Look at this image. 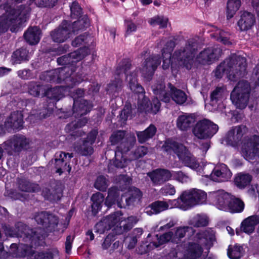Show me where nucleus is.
<instances>
[{"mask_svg": "<svg viewBox=\"0 0 259 259\" xmlns=\"http://www.w3.org/2000/svg\"><path fill=\"white\" fill-rule=\"evenodd\" d=\"M210 147V144L208 142H205L202 143L200 146V149L202 151V154H204L206 153L207 150Z\"/></svg>", "mask_w": 259, "mask_h": 259, "instance_id": "774afa93", "label": "nucleus"}, {"mask_svg": "<svg viewBox=\"0 0 259 259\" xmlns=\"http://www.w3.org/2000/svg\"><path fill=\"white\" fill-rule=\"evenodd\" d=\"M17 230H12L11 228L6 227L5 233L10 236H18L24 231V226L22 223L19 222L16 225Z\"/></svg>", "mask_w": 259, "mask_h": 259, "instance_id": "de8ad7c7", "label": "nucleus"}, {"mask_svg": "<svg viewBox=\"0 0 259 259\" xmlns=\"http://www.w3.org/2000/svg\"><path fill=\"white\" fill-rule=\"evenodd\" d=\"M178 198L168 200L167 201H157L152 203L145 209V212L149 215L157 214L161 211L172 208H179V202Z\"/></svg>", "mask_w": 259, "mask_h": 259, "instance_id": "f3484780", "label": "nucleus"}, {"mask_svg": "<svg viewBox=\"0 0 259 259\" xmlns=\"http://www.w3.org/2000/svg\"><path fill=\"white\" fill-rule=\"evenodd\" d=\"M206 193L200 189L195 188L184 191L179 197L180 208L186 210L197 205L202 204L206 202Z\"/></svg>", "mask_w": 259, "mask_h": 259, "instance_id": "ddd939ff", "label": "nucleus"}, {"mask_svg": "<svg viewBox=\"0 0 259 259\" xmlns=\"http://www.w3.org/2000/svg\"><path fill=\"white\" fill-rule=\"evenodd\" d=\"M189 224L197 227L205 226L208 224V218L205 215L197 214L189 220Z\"/></svg>", "mask_w": 259, "mask_h": 259, "instance_id": "a19ab883", "label": "nucleus"}, {"mask_svg": "<svg viewBox=\"0 0 259 259\" xmlns=\"http://www.w3.org/2000/svg\"><path fill=\"white\" fill-rule=\"evenodd\" d=\"M226 95L225 89L223 88H217L211 94V102L213 104L222 99Z\"/></svg>", "mask_w": 259, "mask_h": 259, "instance_id": "49530a36", "label": "nucleus"}, {"mask_svg": "<svg viewBox=\"0 0 259 259\" xmlns=\"http://www.w3.org/2000/svg\"><path fill=\"white\" fill-rule=\"evenodd\" d=\"M215 241L213 231L205 230L197 233L191 241L184 247L179 246L175 254L172 255L178 259H203V248H210Z\"/></svg>", "mask_w": 259, "mask_h": 259, "instance_id": "20e7f679", "label": "nucleus"}, {"mask_svg": "<svg viewBox=\"0 0 259 259\" xmlns=\"http://www.w3.org/2000/svg\"><path fill=\"white\" fill-rule=\"evenodd\" d=\"M108 186V181L103 176L98 177L95 183V187L102 191H106Z\"/></svg>", "mask_w": 259, "mask_h": 259, "instance_id": "8fccbe9b", "label": "nucleus"}, {"mask_svg": "<svg viewBox=\"0 0 259 259\" xmlns=\"http://www.w3.org/2000/svg\"><path fill=\"white\" fill-rule=\"evenodd\" d=\"M59 251L53 248L38 252L35 255V259H58Z\"/></svg>", "mask_w": 259, "mask_h": 259, "instance_id": "f704fd0d", "label": "nucleus"}, {"mask_svg": "<svg viewBox=\"0 0 259 259\" xmlns=\"http://www.w3.org/2000/svg\"><path fill=\"white\" fill-rule=\"evenodd\" d=\"M176 225V222L174 220L170 219L166 224H163L160 227V230H165L169 229V228L174 227Z\"/></svg>", "mask_w": 259, "mask_h": 259, "instance_id": "e2e57ef3", "label": "nucleus"}, {"mask_svg": "<svg viewBox=\"0 0 259 259\" xmlns=\"http://www.w3.org/2000/svg\"><path fill=\"white\" fill-rule=\"evenodd\" d=\"M131 64L126 62L119 67L120 71L117 69L118 73L123 71L126 74V80L128 82L129 88L133 92L137 94H141L139 96L138 109L140 112L151 113L156 114L159 110L160 103L158 98L164 102H168L171 98L174 101L178 104H183L187 100L186 94L180 90H178L169 84L170 95L165 91L164 85L160 82L157 84L152 86V90L154 94L156 96L152 103L149 104V99L146 98L142 94L144 91L143 88L137 81V73L134 71L128 74V70L131 68Z\"/></svg>", "mask_w": 259, "mask_h": 259, "instance_id": "f03ea898", "label": "nucleus"}, {"mask_svg": "<svg viewBox=\"0 0 259 259\" xmlns=\"http://www.w3.org/2000/svg\"><path fill=\"white\" fill-rule=\"evenodd\" d=\"M231 177V172L224 164H221L215 167L210 174V179L217 182L227 181Z\"/></svg>", "mask_w": 259, "mask_h": 259, "instance_id": "412c9836", "label": "nucleus"}, {"mask_svg": "<svg viewBox=\"0 0 259 259\" xmlns=\"http://www.w3.org/2000/svg\"><path fill=\"white\" fill-rule=\"evenodd\" d=\"M45 234L44 233L40 234L37 231L33 232V234L31 236L32 242H34L35 245L39 244L37 243L38 240H41L44 239Z\"/></svg>", "mask_w": 259, "mask_h": 259, "instance_id": "bf43d9fd", "label": "nucleus"}, {"mask_svg": "<svg viewBox=\"0 0 259 259\" xmlns=\"http://www.w3.org/2000/svg\"><path fill=\"white\" fill-rule=\"evenodd\" d=\"M160 192L163 196H172L176 194V190L173 185L167 184L161 188Z\"/></svg>", "mask_w": 259, "mask_h": 259, "instance_id": "864d4df0", "label": "nucleus"}, {"mask_svg": "<svg viewBox=\"0 0 259 259\" xmlns=\"http://www.w3.org/2000/svg\"><path fill=\"white\" fill-rule=\"evenodd\" d=\"M72 241L73 238L70 236L67 237L66 241L65 242V250L67 253L69 254L71 252Z\"/></svg>", "mask_w": 259, "mask_h": 259, "instance_id": "680f3d73", "label": "nucleus"}, {"mask_svg": "<svg viewBox=\"0 0 259 259\" xmlns=\"http://www.w3.org/2000/svg\"><path fill=\"white\" fill-rule=\"evenodd\" d=\"M126 30L125 35L127 36L137 30L136 25L132 21H127L125 22Z\"/></svg>", "mask_w": 259, "mask_h": 259, "instance_id": "13d9d810", "label": "nucleus"}, {"mask_svg": "<svg viewBox=\"0 0 259 259\" xmlns=\"http://www.w3.org/2000/svg\"><path fill=\"white\" fill-rule=\"evenodd\" d=\"M111 239L109 236H108L105 239L102 244L103 249H107L111 245Z\"/></svg>", "mask_w": 259, "mask_h": 259, "instance_id": "338daca9", "label": "nucleus"}, {"mask_svg": "<svg viewBox=\"0 0 259 259\" xmlns=\"http://www.w3.org/2000/svg\"><path fill=\"white\" fill-rule=\"evenodd\" d=\"M125 133L123 131H119L114 133L111 138L110 140L112 145H116L120 143V145L117 147V150L115 152V159L113 163H111L109 168H112V164L117 168H122L126 166L127 160L124 158L123 153L128 151L131 147H132L136 142L135 137L131 139L130 143L127 142H120L123 137Z\"/></svg>", "mask_w": 259, "mask_h": 259, "instance_id": "1a4fd4ad", "label": "nucleus"}, {"mask_svg": "<svg viewBox=\"0 0 259 259\" xmlns=\"http://www.w3.org/2000/svg\"><path fill=\"white\" fill-rule=\"evenodd\" d=\"M194 229L189 226H181L176 228L175 233L171 231L167 232L159 237L156 236L157 242H151L149 244L143 243L139 247V252L141 254L145 253L148 251L158 248L162 244L171 241L178 243L180 240L187 234L189 235L194 233Z\"/></svg>", "mask_w": 259, "mask_h": 259, "instance_id": "0eeeda50", "label": "nucleus"}, {"mask_svg": "<svg viewBox=\"0 0 259 259\" xmlns=\"http://www.w3.org/2000/svg\"><path fill=\"white\" fill-rule=\"evenodd\" d=\"M90 21L88 17L84 15L71 25H68L66 22H64L61 26L52 32L51 37L54 41L62 42L70 37L72 33L88 27Z\"/></svg>", "mask_w": 259, "mask_h": 259, "instance_id": "9d476101", "label": "nucleus"}, {"mask_svg": "<svg viewBox=\"0 0 259 259\" xmlns=\"http://www.w3.org/2000/svg\"><path fill=\"white\" fill-rule=\"evenodd\" d=\"M96 130L92 131L88 136L87 139L83 142L82 144L77 147V150L83 155H91L93 153V144L94 143L97 135Z\"/></svg>", "mask_w": 259, "mask_h": 259, "instance_id": "bb28decb", "label": "nucleus"}, {"mask_svg": "<svg viewBox=\"0 0 259 259\" xmlns=\"http://www.w3.org/2000/svg\"><path fill=\"white\" fill-rule=\"evenodd\" d=\"M208 200L218 209L232 213L242 212L244 204L240 199L235 198L223 190L210 192Z\"/></svg>", "mask_w": 259, "mask_h": 259, "instance_id": "423d86ee", "label": "nucleus"}, {"mask_svg": "<svg viewBox=\"0 0 259 259\" xmlns=\"http://www.w3.org/2000/svg\"><path fill=\"white\" fill-rule=\"evenodd\" d=\"M128 197L125 199L126 205H134L138 204L142 197V193L138 188H129L127 191Z\"/></svg>", "mask_w": 259, "mask_h": 259, "instance_id": "7c9ffc66", "label": "nucleus"}, {"mask_svg": "<svg viewBox=\"0 0 259 259\" xmlns=\"http://www.w3.org/2000/svg\"><path fill=\"white\" fill-rule=\"evenodd\" d=\"M174 46V42L170 40L167 42L162 50L163 69H168L170 63L172 68L180 66L190 69L196 65L197 61L202 64H210L218 59L222 54L221 49L216 46L204 50L200 53L196 58H194L195 50L191 45L188 44L184 48L176 51L171 60V52Z\"/></svg>", "mask_w": 259, "mask_h": 259, "instance_id": "7ed1b4c3", "label": "nucleus"}, {"mask_svg": "<svg viewBox=\"0 0 259 259\" xmlns=\"http://www.w3.org/2000/svg\"><path fill=\"white\" fill-rule=\"evenodd\" d=\"M87 122V120L85 118L81 119L77 123L76 122H72L68 124L65 127V131L67 133H70L72 136H81L82 132L78 128H80L81 126L84 125Z\"/></svg>", "mask_w": 259, "mask_h": 259, "instance_id": "473e14b6", "label": "nucleus"}, {"mask_svg": "<svg viewBox=\"0 0 259 259\" xmlns=\"http://www.w3.org/2000/svg\"><path fill=\"white\" fill-rule=\"evenodd\" d=\"M156 128L155 126L151 124L145 131L143 132H137V135L139 142L142 143L146 142L148 139L152 138L155 134Z\"/></svg>", "mask_w": 259, "mask_h": 259, "instance_id": "72a5a7b5", "label": "nucleus"}, {"mask_svg": "<svg viewBox=\"0 0 259 259\" xmlns=\"http://www.w3.org/2000/svg\"><path fill=\"white\" fill-rule=\"evenodd\" d=\"M27 11L10 9L0 19V32L10 28L12 32L17 31L26 21Z\"/></svg>", "mask_w": 259, "mask_h": 259, "instance_id": "9b49d317", "label": "nucleus"}, {"mask_svg": "<svg viewBox=\"0 0 259 259\" xmlns=\"http://www.w3.org/2000/svg\"><path fill=\"white\" fill-rule=\"evenodd\" d=\"M23 125V115L20 111L14 112L10 115L5 122L4 126L0 124V134L5 131L11 129L17 130L22 127Z\"/></svg>", "mask_w": 259, "mask_h": 259, "instance_id": "6ab92c4d", "label": "nucleus"}, {"mask_svg": "<svg viewBox=\"0 0 259 259\" xmlns=\"http://www.w3.org/2000/svg\"><path fill=\"white\" fill-rule=\"evenodd\" d=\"M218 130V126L210 121L204 119L199 121L195 125L193 132L199 139L211 137Z\"/></svg>", "mask_w": 259, "mask_h": 259, "instance_id": "dca6fc26", "label": "nucleus"}, {"mask_svg": "<svg viewBox=\"0 0 259 259\" xmlns=\"http://www.w3.org/2000/svg\"><path fill=\"white\" fill-rule=\"evenodd\" d=\"M194 114L183 113L179 115L176 121L177 127L181 131H187L195 122Z\"/></svg>", "mask_w": 259, "mask_h": 259, "instance_id": "a878e982", "label": "nucleus"}, {"mask_svg": "<svg viewBox=\"0 0 259 259\" xmlns=\"http://www.w3.org/2000/svg\"><path fill=\"white\" fill-rule=\"evenodd\" d=\"M55 164L57 168L56 172L60 175L68 168L67 171H70L71 168L68 165L69 160L73 157L72 154L65 153L63 152H57L56 155Z\"/></svg>", "mask_w": 259, "mask_h": 259, "instance_id": "b1692460", "label": "nucleus"}, {"mask_svg": "<svg viewBox=\"0 0 259 259\" xmlns=\"http://www.w3.org/2000/svg\"><path fill=\"white\" fill-rule=\"evenodd\" d=\"M154 185L161 184L169 180L172 177V172L165 169H157L148 174Z\"/></svg>", "mask_w": 259, "mask_h": 259, "instance_id": "393cba45", "label": "nucleus"}, {"mask_svg": "<svg viewBox=\"0 0 259 259\" xmlns=\"http://www.w3.org/2000/svg\"><path fill=\"white\" fill-rule=\"evenodd\" d=\"M251 180V177L248 174H239L236 176L235 184L239 188H243L248 185Z\"/></svg>", "mask_w": 259, "mask_h": 259, "instance_id": "ea45409f", "label": "nucleus"}, {"mask_svg": "<svg viewBox=\"0 0 259 259\" xmlns=\"http://www.w3.org/2000/svg\"><path fill=\"white\" fill-rule=\"evenodd\" d=\"M28 92L29 94L34 97L38 96L42 90V86L36 82H30L28 84Z\"/></svg>", "mask_w": 259, "mask_h": 259, "instance_id": "09e8293b", "label": "nucleus"}, {"mask_svg": "<svg viewBox=\"0 0 259 259\" xmlns=\"http://www.w3.org/2000/svg\"><path fill=\"white\" fill-rule=\"evenodd\" d=\"M40 30L37 27H30L24 33L25 40L30 45H35L40 40Z\"/></svg>", "mask_w": 259, "mask_h": 259, "instance_id": "2f4dec72", "label": "nucleus"}, {"mask_svg": "<svg viewBox=\"0 0 259 259\" xmlns=\"http://www.w3.org/2000/svg\"><path fill=\"white\" fill-rule=\"evenodd\" d=\"M174 179L182 183H188L191 181V178L182 171L172 172Z\"/></svg>", "mask_w": 259, "mask_h": 259, "instance_id": "3c124183", "label": "nucleus"}, {"mask_svg": "<svg viewBox=\"0 0 259 259\" xmlns=\"http://www.w3.org/2000/svg\"><path fill=\"white\" fill-rule=\"evenodd\" d=\"M91 200L93 202L92 212L94 215H96L101 210L104 200V196L102 193L98 192L93 195Z\"/></svg>", "mask_w": 259, "mask_h": 259, "instance_id": "c9c22d12", "label": "nucleus"}, {"mask_svg": "<svg viewBox=\"0 0 259 259\" xmlns=\"http://www.w3.org/2000/svg\"><path fill=\"white\" fill-rule=\"evenodd\" d=\"M20 188L22 191L34 192L37 191L39 188L37 184L25 182L24 184H20Z\"/></svg>", "mask_w": 259, "mask_h": 259, "instance_id": "603ef678", "label": "nucleus"}, {"mask_svg": "<svg viewBox=\"0 0 259 259\" xmlns=\"http://www.w3.org/2000/svg\"><path fill=\"white\" fill-rule=\"evenodd\" d=\"M246 131V126L243 125L233 127L224 137L222 143L233 147L236 146Z\"/></svg>", "mask_w": 259, "mask_h": 259, "instance_id": "a211bd4d", "label": "nucleus"}, {"mask_svg": "<svg viewBox=\"0 0 259 259\" xmlns=\"http://www.w3.org/2000/svg\"><path fill=\"white\" fill-rule=\"evenodd\" d=\"M241 5L240 0H229L227 7V19H231L233 17L236 11L239 9Z\"/></svg>", "mask_w": 259, "mask_h": 259, "instance_id": "58836bf2", "label": "nucleus"}, {"mask_svg": "<svg viewBox=\"0 0 259 259\" xmlns=\"http://www.w3.org/2000/svg\"><path fill=\"white\" fill-rule=\"evenodd\" d=\"M17 74L19 77L23 79H27L31 76L30 71L28 69L19 70L18 71Z\"/></svg>", "mask_w": 259, "mask_h": 259, "instance_id": "052dcab7", "label": "nucleus"}, {"mask_svg": "<svg viewBox=\"0 0 259 259\" xmlns=\"http://www.w3.org/2000/svg\"><path fill=\"white\" fill-rule=\"evenodd\" d=\"M164 151L170 153L173 151L185 166L195 170L198 175L210 179V174L214 168L210 164L203 167L200 166L196 158L190 153L185 146L172 140H167L162 146Z\"/></svg>", "mask_w": 259, "mask_h": 259, "instance_id": "39448f33", "label": "nucleus"}, {"mask_svg": "<svg viewBox=\"0 0 259 259\" xmlns=\"http://www.w3.org/2000/svg\"><path fill=\"white\" fill-rule=\"evenodd\" d=\"M34 219L38 224L45 228L55 227L58 224V220L54 214L47 212H40L35 214Z\"/></svg>", "mask_w": 259, "mask_h": 259, "instance_id": "5701e85b", "label": "nucleus"}, {"mask_svg": "<svg viewBox=\"0 0 259 259\" xmlns=\"http://www.w3.org/2000/svg\"><path fill=\"white\" fill-rule=\"evenodd\" d=\"M254 17L250 13L245 12L242 13L238 22V26L242 31L250 29L254 23Z\"/></svg>", "mask_w": 259, "mask_h": 259, "instance_id": "c756f323", "label": "nucleus"}, {"mask_svg": "<svg viewBox=\"0 0 259 259\" xmlns=\"http://www.w3.org/2000/svg\"><path fill=\"white\" fill-rule=\"evenodd\" d=\"M259 224V215H251L245 219L241 223V230L245 233L250 234L255 229V226Z\"/></svg>", "mask_w": 259, "mask_h": 259, "instance_id": "c85d7f7f", "label": "nucleus"}, {"mask_svg": "<svg viewBox=\"0 0 259 259\" xmlns=\"http://www.w3.org/2000/svg\"><path fill=\"white\" fill-rule=\"evenodd\" d=\"M29 144V140L22 135H16L6 141L2 145L3 147L7 151L14 150L19 151L26 147Z\"/></svg>", "mask_w": 259, "mask_h": 259, "instance_id": "aec40b11", "label": "nucleus"}, {"mask_svg": "<svg viewBox=\"0 0 259 259\" xmlns=\"http://www.w3.org/2000/svg\"><path fill=\"white\" fill-rule=\"evenodd\" d=\"M139 219L135 216H131L127 218L122 217L120 212L117 211L114 214L110 215L103 221L97 223L95 226L97 231L100 233L104 232L106 227H103L104 224H108V227L111 228L114 226L120 228L123 227L124 230H128L136 224Z\"/></svg>", "mask_w": 259, "mask_h": 259, "instance_id": "f8f14e48", "label": "nucleus"}, {"mask_svg": "<svg viewBox=\"0 0 259 259\" xmlns=\"http://www.w3.org/2000/svg\"><path fill=\"white\" fill-rule=\"evenodd\" d=\"M249 85L244 80L239 81L231 94V99L232 103L239 109L246 107L249 94Z\"/></svg>", "mask_w": 259, "mask_h": 259, "instance_id": "4468645a", "label": "nucleus"}, {"mask_svg": "<svg viewBox=\"0 0 259 259\" xmlns=\"http://www.w3.org/2000/svg\"><path fill=\"white\" fill-rule=\"evenodd\" d=\"M132 108L130 105H126L121 111L120 114V117L124 121L127 120L128 118H131L132 115Z\"/></svg>", "mask_w": 259, "mask_h": 259, "instance_id": "6e6d98bb", "label": "nucleus"}, {"mask_svg": "<svg viewBox=\"0 0 259 259\" xmlns=\"http://www.w3.org/2000/svg\"><path fill=\"white\" fill-rule=\"evenodd\" d=\"M43 194L46 199L51 201H56L59 200L60 198L62 195V192L61 190H59L57 191L56 193L52 194L50 193V191H49V192H47L46 193L44 191Z\"/></svg>", "mask_w": 259, "mask_h": 259, "instance_id": "4d7b16f0", "label": "nucleus"}, {"mask_svg": "<svg viewBox=\"0 0 259 259\" xmlns=\"http://www.w3.org/2000/svg\"><path fill=\"white\" fill-rule=\"evenodd\" d=\"M147 153L148 149L146 147L139 146L131 153L128 160L131 161L138 159L144 156Z\"/></svg>", "mask_w": 259, "mask_h": 259, "instance_id": "c03bdc74", "label": "nucleus"}, {"mask_svg": "<svg viewBox=\"0 0 259 259\" xmlns=\"http://www.w3.org/2000/svg\"><path fill=\"white\" fill-rule=\"evenodd\" d=\"M92 40V37L88 34L79 35L76 37L72 42L73 47H79L81 45H84Z\"/></svg>", "mask_w": 259, "mask_h": 259, "instance_id": "a18cd8bd", "label": "nucleus"}, {"mask_svg": "<svg viewBox=\"0 0 259 259\" xmlns=\"http://www.w3.org/2000/svg\"><path fill=\"white\" fill-rule=\"evenodd\" d=\"M121 200L120 191L116 187H112L108 191L105 204L108 207H110L116 203L119 207H124L125 205L121 202Z\"/></svg>", "mask_w": 259, "mask_h": 259, "instance_id": "cd10ccee", "label": "nucleus"}, {"mask_svg": "<svg viewBox=\"0 0 259 259\" xmlns=\"http://www.w3.org/2000/svg\"><path fill=\"white\" fill-rule=\"evenodd\" d=\"M149 23L153 26L159 25L160 28H165L167 26L168 19L162 16H156L151 18Z\"/></svg>", "mask_w": 259, "mask_h": 259, "instance_id": "37998d69", "label": "nucleus"}, {"mask_svg": "<svg viewBox=\"0 0 259 259\" xmlns=\"http://www.w3.org/2000/svg\"><path fill=\"white\" fill-rule=\"evenodd\" d=\"M160 63V61L157 56L147 58L143 63L141 69L142 76L149 80Z\"/></svg>", "mask_w": 259, "mask_h": 259, "instance_id": "4be33fe9", "label": "nucleus"}, {"mask_svg": "<svg viewBox=\"0 0 259 259\" xmlns=\"http://www.w3.org/2000/svg\"><path fill=\"white\" fill-rule=\"evenodd\" d=\"M29 54L25 49H21L14 52L12 61L14 64H20L21 62L28 60Z\"/></svg>", "mask_w": 259, "mask_h": 259, "instance_id": "e433bc0d", "label": "nucleus"}, {"mask_svg": "<svg viewBox=\"0 0 259 259\" xmlns=\"http://www.w3.org/2000/svg\"><path fill=\"white\" fill-rule=\"evenodd\" d=\"M89 53L88 48L84 47L72 52L68 56H63L58 58V64L66 66L59 68L54 71L47 72L46 74L49 76V78L44 79L48 81H57V82L64 80L65 83L68 84L66 87H56L49 89L45 93V95L48 98L58 101L64 96L70 95L74 100L73 111L75 116L79 115L81 116L87 114L90 111L92 105L87 101L78 99L83 96V91L82 90L77 89L75 90V92H73V93L71 91L70 82L75 85L76 82H80V81H74L70 77L72 71V66L69 65L81 60Z\"/></svg>", "mask_w": 259, "mask_h": 259, "instance_id": "f257e3e1", "label": "nucleus"}, {"mask_svg": "<svg viewBox=\"0 0 259 259\" xmlns=\"http://www.w3.org/2000/svg\"><path fill=\"white\" fill-rule=\"evenodd\" d=\"M213 32L211 34V36L214 37L217 40L222 42L225 45H229L230 42L229 40V34L226 31L220 30L217 28L214 27L212 30Z\"/></svg>", "mask_w": 259, "mask_h": 259, "instance_id": "4c0bfd02", "label": "nucleus"}, {"mask_svg": "<svg viewBox=\"0 0 259 259\" xmlns=\"http://www.w3.org/2000/svg\"><path fill=\"white\" fill-rule=\"evenodd\" d=\"M70 11L71 17L76 18L80 15L81 9L78 3L74 1L70 6Z\"/></svg>", "mask_w": 259, "mask_h": 259, "instance_id": "5fc2aeb1", "label": "nucleus"}, {"mask_svg": "<svg viewBox=\"0 0 259 259\" xmlns=\"http://www.w3.org/2000/svg\"><path fill=\"white\" fill-rule=\"evenodd\" d=\"M242 156L250 161L259 158V136L253 135L243 139L240 149Z\"/></svg>", "mask_w": 259, "mask_h": 259, "instance_id": "2eb2a0df", "label": "nucleus"}, {"mask_svg": "<svg viewBox=\"0 0 259 259\" xmlns=\"http://www.w3.org/2000/svg\"><path fill=\"white\" fill-rule=\"evenodd\" d=\"M143 233V230L142 228H136L133 231L132 237L133 238H140Z\"/></svg>", "mask_w": 259, "mask_h": 259, "instance_id": "69168bd1", "label": "nucleus"}, {"mask_svg": "<svg viewBox=\"0 0 259 259\" xmlns=\"http://www.w3.org/2000/svg\"><path fill=\"white\" fill-rule=\"evenodd\" d=\"M246 66V59L244 57L233 55L217 68L215 76L221 78L226 74L230 79L234 80V78L244 74Z\"/></svg>", "mask_w": 259, "mask_h": 259, "instance_id": "6e6552de", "label": "nucleus"}, {"mask_svg": "<svg viewBox=\"0 0 259 259\" xmlns=\"http://www.w3.org/2000/svg\"><path fill=\"white\" fill-rule=\"evenodd\" d=\"M243 251L241 246L235 245L230 246L228 251V255L231 259H239L243 255Z\"/></svg>", "mask_w": 259, "mask_h": 259, "instance_id": "79ce46f5", "label": "nucleus"}, {"mask_svg": "<svg viewBox=\"0 0 259 259\" xmlns=\"http://www.w3.org/2000/svg\"><path fill=\"white\" fill-rule=\"evenodd\" d=\"M126 241L129 242V243L127 245V247L129 249L133 248L136 245L137 242V239L136 238H133L132 236L130 237H127L126 238Z\"/></svg>", "mask_w": 259, "mask_h": 259, "instance_id": "0e129e2a", "label": "nucleus"}]
</instances>
